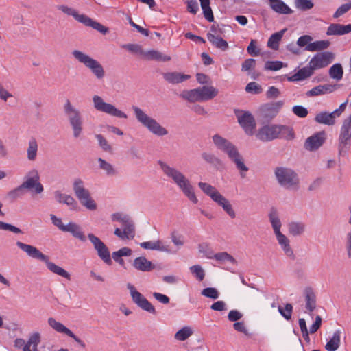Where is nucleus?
I'll return each mask as SVG.
<instances>
[{
	"label": "nucleus",
	"instance_id": "1",
	"mask_svg": "<svg viewBox=\"0 0 351 351\" xmlns=\"http://www.w3.org/2000/svg\"><path fill=\"white\" fill-rule=\"evenodd\" d=\"M157 163L162 173L171 180L191 202L197 204L198 199L194 188L184 173L163 160H159Z\"/></svg>",
	"mask_w": 351,
	"mask_h": 351
},
{
	"label": "nucleus",
	"instance_id": "2",
	"mask_svg": "<svg viewBox=\"0 0 351 351\" xmlns=\"http://www.w3.org/2000/svg\"><path fill=\"white\" fill-rule=\"evenodd\" d=\"M215 146L220 151L226 154L232 162H233L237 169L240 171L241 178L245 177V173L249 170L245 165L242 156L239 152L237 147L228 139L216 134L212 137Z\"/></svg>",
	"mask_w": 351,
	"mask_h": 351
},
{
	"label": "nucleus",
	"instance_id": "3",
	"mask_svg": "<svg viewBox=\"0 0 351 351\" xmlns=\"http://www.w3.org/2000/svg\"><path fill=\"white\" fill-rule=\"evenodd\" d=\"M16 246L24 252L29 257L38 260L45 263L47 269L53 274L65 278L67 280L71 279L70 274L62 267L56 265L49 261L48 256L44 254L37 247L34 245L24 243L21 241L16 243Z\"/></svg>",
	"mask_w": 351,
	"mask_h": 351
},
{
	"label": "nucleus",
	"instance_id": "4",
	"mask_svg": "<svg viewBox=\"0 0 351 351\" xmlns=\"http://www.w3.org/2000/svg\"><path fill=\"white\" fill-rule=\"evenodd\" d=\"M256 137L262 141H270L276 138L293 139V130L286 125H265L261 128L256 133Z\"/></svg>",
	"mask_w": 351,
	"mask_h": 351
},
{
	"label": "nucleus",
	"instance_id": "5",
	"mask_svg": "<svg viewBox=\"0 0 351 351\" xmlns=\"http://www.w3.org/2000/svg\"><path fill=\"white\" fill-rule=\"evenodd\" d=\"M136 119L152 134L164 136L168 134V130L161 125L155 119L148 115L143 110L136 106H132Z\"/></svg>",
	"mask_w": 351,
	"mask_h": 351
},
{
	"label": "nucleus",
	"instance_id": "6",
	"mask_svg": "<svg viewBox=\"0 0 351 351\" xmlns=\"http://www.w3.org/2000/svg\"><path fill=\"white\" fill-rule=\"evenodd\" d=\"M64 113L73 131V136L78 138L83 132V117L79 109L66 99L63 106Z\"/></svg>",
	"mask_w": 351,
	"mask_h": 351
},
{
	"label": "nucleus",
	"instance_id": "7",
	"mask_svg": "<svg viewBox=\"0 0 351 351\" xmlns=\"http://www.w3.org/2000/svg\"><path fill=\"white\" fill-rule=\"evenodd\" d=\"M219 90L213 86H203L189 90H184L180 97L191 103L206 101L213 99Z\"/></svg>",
	"mask_w": 351,
	"mask_h": 351
},
{
	"label": "nucleus",
	"instance_id": "8",
	"mask_svg": "<svg viewBox=\"0 0 351 351\" xmlns=\"http://www.w3.org/2000/svg\"><path fill=\"white\" fill-rule=\"evenodd\" d=\"M199 189L210 199L221 206L223 210L232 218L236 217V213L232 208V204L223 195H222L214 186L210 184L199 182Z\"/></svg>",
	"mask_w": 351,
	"mask_h": 351
},
{
	"label": "nucleus",
	"instance_id": "9",
	"mask_svg": "<svg viewBox=\"0 0 351 351\" xmlns=\"http://www.w3.org/2000/svg\"><path fill=\"white\" fill-rule=\"evenodd\" d=\"M71 54L78 62L89 69L97 80L104 78L105 71L103 66L99 61L80 50H73Z\"/></svg>",
	"mask_w": 351,
	"mask_h": 351
},
{
	"label": "nucleus",
	"instance_id": "10",
	"mask_svg": "<svg viewBox=\"0 0 351 351\" xmlns=\"http://www.w3.org/2000/svg\"><path fill=\"white\" fill-rule=\"evenodd\" d=\"M274 175L279 185L287 189L296 188L299 184L298 174L291 168L277 167Z\"/></svg>",
	"mask_w": 351,
	"mask_h": 351
},
{
	"label": "nucleus",
	"instance_id": "11",
	"mask_svg": "<svg viewBox=\"0 0 351 351\" xmlns=\"http://www.w3.org/2000/svg\"><path fill=\"white\" fill-rule=\"evenodd\" d=\"M73 190L75 195L80 204L89 210H95L97 204L92 199L89 191L85 188L84 181L80 178H76L73 183Z\"/></svg>",
	"mask_w": 351,
	"mask_h": 351
},
{
	"label": "nucleus",
	"instance_id": "12",
	"mask_svg": "<svg viewBox=\"0 0 351 351\" xmlns=\"http://www.w3.org/2000/svg\"><path fill=\"white\" fill-rule=\"evenodd\" d=\"M337 141L339 154H346L351 146V114L343 119Z\"/></svg>",
	"mask_w": 351,
	"mask_h": 351
},
{
	"label": "nucleus",
	"instance_id": "13",
	"mask_svg": "<svg viewBox=\"0 0 351 351\" xmlns=\"http://www.w3.org/2000/svg\"><path fill=\"white\" fill-rule=\"evenodd\" d=\"M93 104L94 108L101 112L117 118L127 119V114L121 110L116 108L115 106L104 101V99L99 95L93 97Z\"/></svg>",
	"mask_w": 351,
	"mask_h": 351
},
{
	"label": "nucleus",
	"instance_id": "14",
	"mask_svg": "<svg viewBox=\"0 0 351 351\" xmlns=\"http://www.w3.org/2000/svg\"><path fill=\"white\" fill-rule=\"evenodd\" d=\"M127 288L130 291L132 302L136 306L151 314L155 315L156 313L155 307L143 294L136 290L133 285L128 283Z\"/></svg>",
	"mask_w": 351,
	"mask_h": 351
},
{
	"label": "nucleus",
	"instance_id": "15",
	"mask_svg": "<svg viewBox=\"0 0 351 351\" xmlns=\"http://www.w3.org/2000/svg\"><path fill=\"white\" fill-rule=\"evenodd\" d=\"M22 185L27 190L34 189L36 194H40L44 190L43 186L40 182L38 171L34 168L26 173Z\"/></svg>",
	"mask_w": 351,
	"mask_h": 351
},
{
	"label": "nucleus",
	"instance_id": "16",
	"mask_svg": "<svg viewBox=\"0 0 351 351\" xmlns=\"http://www.w3.org/2000/svg\"><path fill=\"white\" fill-rule=\"evenodd\" d=\"M88 239L93 244L94 249L97 252L98 256L108 265H111L112 261L110 257V253L105 243L97 236L93 233L87 235Z\"/></svg>",
	"mask_w": 351,
	"mask_h": 351
},
{
	"label": "nucleus",
	"instance_id": "17",
	"mask_svg": "<svg viewBox=\"0 0 351 351\" xmlns=\"http://www.w3.org/2000/svg\"><path fill=\"white\" fill-rule=\"evenodd\" d=\"M335 55L330 51H324L315 54L309 62L314 71L329 65L334 60Z\"/></svg>",
	"mask_w": 351,
	"mask_h": 351
},
{
	"label": "nucleus",
	"instance_id": "18",
	"mask_svg": "<svg viewBox=\"0 0 351 351\" xmlns=\"http://www.w3.org/2000/svg\"><path fill=\"white\" fill-rule=\"evenodd\" d=\"M47 323L49 325V326L57 332L64 334L68 337H71L82 348H85L86 345L84 342L82 341L79 337H77L70 329L66 327L63 324L56 321L53 317H49L47 320Z\"/></svg>",
	"mask_w": 351,
	"mask_h": 351
},
{
	"label": "nucleus",
	"instance_id": "19",
	"mask_svg": "<svg viewBox=\"0 0 351 351\" xmlns=\"http://www.w3.org/2000/svg\"><path fill=\"white\" fill-rule=\"evenodd\" d=\"M121 224L123 230L116 228L114 234L122 240L133 239L135 235L134 224L133 221L128 217Z\"/></svg>",
	"mask_w": 351,
	"mask_h": 351
},
{
	"label": "nucleus",
	"instance_id": "20",
	"mask_svg": "<svg viewBox=\"0 0 351 351\" xmlns=\"http://www.w3.org/2000/svg\"><path fill=\"white\" fill-rule=\"evenodd\" d=\"M238 121L247 135L252 136L254 133L256 122L252 114L249 112H245L241 114H237Z\"/></svg>",
	"mask_w": 351,
	"mask_h": 351
},
{
	"label": "nucleus",
	"instance_id": "21",
	"mask_svg": "<svg viewBox=\"0 0 351 351\" xmlns=\"http://www.w3.org/2000/svg\"><path fill=\"white\" fill-rule=\"evenodd\" d=\"M303 294L305 302V313H308L311 317H313V311L316 308L317 306L315 293L313 288L307 287L304 289Z\"/></svg>",
	"mask_w": 351,
	"mask_h": 351
},
{
	"label": "nucleus",
	"instance_id": "22",
	"mask_svg": "<svg viewBox=\"0 0 351 351\" xmlns=\"http://www.w3.org/2000/svg\"><path fill=\"white\" fill-rule=\"evenodd\" d=\"M326 139V133L319 132L307 138L304 143V147L309 151H314L320 147Z\"/></svg>",
	"mask_w": 351,
	"mask_h": 351
},
{
	"label": "nucleus",
	"instance_id": "23",
	"mask_svg": "<svg viewBox=\"0 0 351 351\" xmlns=\"http://www.w3.org/2000/svg\"><path fill=\"white\" fill-rule=\"evenodd\" d=\"M54 198L59 204H66L69 207L71 210H77L78 204L77 201L70 195L62 193L60 191L57 190L53 193Z\"/></svg>",
	"mask_w": 351,
	"mask_h": 351
},
{
	"label": "nucleus",
	"instance_id": "24",
	"mask_svg": "<svg viewBox=\"0 0 351 351\" xmlns=\"http://www.w3.org/2000/svg\"><path fill=\"white\" fill-rule=\"evenodd\" d=\"M283 105L284 102L282 101L265 104L261 108V114L266 119H272L278 114Z\"/></svg>",
	"mask_w": 351,
	"mask_h": 351
},
{
	"label": "nucleus",
	"instance_id": "25",
	"mask_svg": "<svg viewBox=\"0 0 351 351\" xmlns=\"http://www.w3.org/2000/svg\"><path fill=\"white\" fill-rule=\"evenodd\" d=\"M275 236L276 237L278 243L280 246V248L283 251L284 254L291 260H294L295 258V256L293 249L291 247L290 240L289 238L282 233H279Z\"/></svg>",
	"mask_w": 351,
	"mask_h": 351
},
{
	"label": "nucleus",
	"instance_id": "26",
	"mask_svg": "<svg viewBox=\"0 0 351 351\" xmlns=\"http://www.w3.org/2000/svg\"><path fill=\"white\" fill-rule=\"evenodd\" d=\"M269 223L273 229L275 235L282 233L280 231L282 222L280 219L278 210L275 208H271L268 213Z\"/></svg>",
	"mask_w": 351,
	"mask_h": 351
},
{
	"label": "nucleus",
	"instance_id": "27",
	"mask_svg": "<svg viewBox=\"0 0 351 351\" xmlns=\"http://www.w3.org/2000/svg\"><path fill=\"white\" fill-rule=\"evenodd\" d=\"M269 223L273 229L275 235L282 233L280 231L282 222L280 219L278 210L275 208H271L268 213Z\"/></svg>",
	"mask_w": 351,
	"mask_h": 351
},
{
	"label": "nucleus",
	"instance_id": "28",
	"mask_svg": "<svg viewBox=\"0 0 351 351\" xmlns=\"http://www.w3.org/2000/svg\"><path fill=\"white\" fill-rule=\"evenodd\" d=\"M140 246L145 250H158L167 253L171 252L169 246L164 245L163 242L160 240L142 242L140 243Z\"/></svg>",
	"mask_w": 351,
	"mask_h": 351
},
{
	"label": "nucleus",
	"instance_id": "29",
	"mask_svg": "<svg viewBox=\"0 0 351 351\" xmlns=\"http://www.w3.org/2000/svg\"><path fill=\"white\" fill-rule=\"evenodd\" d=\"M142 58L145 60H156L160 62H167L171 60L169 56L163 54L157 50L143 51Z\"/></svg>",
	"mask_w": 351,
	"mask_h": 351
},
{
	"label": "nucleus",
	"instance_id": "30",
	"mask_svg": "<svg viewBox=\"0 0 351 351\" xmlns=\"http://www.w3.org/2000/svg\"><path fill=\"white\" fill-rule=\"evenodd\" d=\"M351 32V24L341 25L339 23H333L328 26L326 34L331 35H344Z\"/></svg>",
	"mask_w": 351,
	"mask_h": 351
},
{
	"label": "nucleus",
	"instance_id": "31",
	"mask_svg": "<svg viewBox=\"0 0 351 351\" xmlns=\"http://www.w3.org/2000/svg\"><path fill=\"white\" fill-rule=\"evenodd\" d=\"M64 232L71 233L73 237L77 239L80 241L84 242L86 240V237L82 228L75 222L70 221L68 223Z\"/></svg>",
	"mask_w": 351,
	"mask_h": 351
},
{
	"label": "nucleus",
	"instance_id": "32",
	"mask_svg": "<svg viewBox=\"0 0 351 351\" xmlns=\"http://www.w3.org/2000/svg\"><path fill=\"white\" fill-rule=\"evenodd\" d=\"M314 73V70L313 68L308 64L307 66H304L298 70L297 73H295L292 76L288 77L287 80L289 82H298L306 80V78L311 77Z\"/></svg>",
	"mask_w": 351,
	"mask_h": 351
},
{
	"label": "nucleus",
	"instance_id": "33",
	"mask_svg": "<svg viewBox=\"0 0 351 351\" xmlns=\"http://www.w3.org/2000/svg\"><path fill=\"white\" fill-rule=\"evenodd\" d=\"M163 78L170 84H179L191 78V75L179 72H167L163 73Z\"/></svg>",
	"mask_w": 351,
	"mask_h": 351
},
{
	"label": "nucleus",
	"instance_id": "34",
	"mask_svg": "<svg viewBox=\"0 0 351 351\" xmlns=\"http://www.w3.org/2000/svg\"><path fill=\"white\" fill-rule=\"evenodd\" d=\"M133 267L141 271H150L154 269V265L145 256H139L134 260Z\"/></svg>",
	"mask_w": 351,
	"mask_h": 351
},
{
	"label": "nucleus",
	"instance_id": "35",
	"mask_svg": "<svg viewBox=\"0 0 351 351\" xmlns=\"http://www.w3.org/2000/svg\"><path fill=\"white\" fill-rule=\"evenodd\" d=\"M341 331L338 329L336 330L332 337H330L325 345V349L327 351H336L340 346L341 343Z\"/></svg>",
	"mask_w": 351,
	"mask_h": 351
},
{
	"label": "nucleus",
	"instance_id": "36",
	"mask_svg": "<svg viewBox=\"0 0 351 351\" xmlns=\"http://www.w3.org/2000/svg\"><path fill=\"white\" fill-rule=\"evenodd\" d=\"M288 232L293 237L302 235L306 230V225L302 221H290L287 224Z\"/></svg>",
	"mask_w": 351,
	"mask_h": 351
},
{
	"label": "nucleus",
	"instance_id": "37",
	"mask_svg": "<svg viewBox=\"0 0 351 351\" xmlns=\"http://www.w3.org/2000/svg\"><path fill=\"white\" fill-rule=\"evenodd\" d=\"M271 8L277 13L289 14L293 12V10L281 0H268Z\"/></svg>",
	"mask_w": 351,
	"mask_h": 351
},
{
	"label": "nucleus",
	"instance_id": "38",
	"mask_svg": "<svg viewBox=\"0 0 351 351\" xmlns=\"http://www.w3.org/2000/svg\"><path fill=\"white\" fill-rule=\"evenodd\" d=\"M335 119L332 112L324 111L316 114L315 121L320 124L333 125L335 123Z\"/></svg>",
	"mask_w": 351,
	"mask_h": 351
},
{
	"label": "nucleus",
	"instance_id": "39",
	"mask_svg": "<svg viewBox=\"0 0 351 351\" xmlns=\"http://www.w3.org/2000/svg\"><path fill=\"white\" fill-rule=\"evenodd\" d=\"M206 37L208 40L214 47L219 49L222 51H225L228 49L229 46L228 42L223 39L221 35L215 36L211 34H207Z\"/></svg>",
	"mask_w": 351,
	"mask_h": 351
},
{
	"label": "nucleus",
	"instance_id": "40",
	"mask_svg": "<svg viewBox=\"0 0 351 351\" xmlns=\"http://www.w3.org/2000/svg\"><path fill=\"white\" fill-rule=\"evenodd\" d=\"M38 151V144L37 140L32 137L31 138L27 144V158L29 161H35L37 158Z\"/></svg>",
	"mask_w": 351,
	"mask_h": 351
},
{
	"label": "nucleus",
	"instance_id": "41",
	"mask_svg": "<svg viewBox=\"0 0 351 351\" xmlns=\"http://www.w3.org/2000/svg\"><path fill=\"white\" fill-rule=\"evenodd\" d=\"M286 31L287 29L285 28L271 35L267 41L268 47L273 50H278L279 43Z\"/></svg>",
	"mask_w": 351,
	"mask_h": 351
},
{
	"label": "nucleus",
	"instance_id": "42",
	"mask_svg": "<svg viewBox=\"0 0 351 351\" xmlns=\"http://www.w3.org/2000/svg\"><path fill=\"white\" fill-rule=\"evenodd\" d=\"M84 25L88 27H91L94 29H96L99 32L102 34H106L108 32V29L101 25V23L92 20L90 17L86 15L84 19L82 21V23Z\"/></svg>",
	"mask_w": 351,
	"mask_h": 351
},
{
	"label": "nucleus",
	"instance_id": "43",
	"mask_svg": "<svg viewBox=\"0 0 351 351\" xmlns=\"http://www.w3.org/2000/svg\"><path fill=\"white\" fill-rule=\"evenodd\" d=\"M58 10H61L62 12L66 14L67 15L72 16L73 18L80 23H82V21L84 19L86 15L85 14H80L75 9L68 7L67 5H61L58 6Z\"/></svg>",
	"mask_w": 351,
	"mask_h": 351
},
{
	"label": "nucleus",
	"instance_id": "44",
	"mask_svg": "<svg viewBox=\"0 0 351 351\" xmlns=\"http://www.w3.org/2000/svg\"><path fill=\"white\" fill-rule=\"evenodd\" d=\"M329 76L336 81H340L343 75V70L340 63L333 64L328 71Z\"/></svg>",
	"mask_w": 351,
	"mask_h": 351
},
{
	"label": "nucleus",
	"instance_id": "45",
	"mask_svg": "<svg viewBox=\"0 0 351 351\" xmlns=\"http://www.w3.org/2000/svg\"><path fill=\"white\" fill-rule=\"evenodd\" d=\"M330 45L328 40H317L312 42L311 45H308L304 49L308 51H317L327 49Z\"/></svg>",
	"mask_w": 351,
	"mask_h": 351
},
{
	"label": "nucleus",
	"instance_id": "46",
	"mask_svg": "<svg viewBox=\"0 0 351 351\" xmlns=\"http://www.w3.org/2000/svg\"><path fill=\"white\" fill-rule=\"evenodd\" d=\"M213 259L216 260L219 264L230 263L232 265H236L237 263L235 258L226 252L215 254Z\"/></svg>",
	"mask_w": 351,
	"mask_h": 351
},
{
	"label": "nucleus",
	"instance_id": "47",
	"mask_svg": "<svg viewBox=\"0 0 351 351\" xmlns=\"http://www.w3.org/2000/svg\"><path fill=\"white\" fill-rule=\"evenodd\" d=\"M193 333V331L190 326H184L180 329L174 335V338L180 341H184L190 337Z\"/></svg>",
	"mask_w": 351,
	"mask_h": 351
},
{
	"label": "nucleus",
	"instance_id": "48",
	"mask_svg": "<svg viewBox=\"0 0 351 351\" xmlns=\"http://www.w3.org/2000/svg\"><path fill=\"white\" fill-rule=\"evenodd\" d=\"M202 158L208 163L210 164L215 168H219L221 165V160L215 154L208 152H203Z\"/></svg>",
	"mask_w": 351,
	"mask_h": 351
},
{
	"label": "nucleus",
	"instance_id": "49",
	"mask_svg": "<svg viewBox=\"0 0 351 351\" xmlns=\"http://www.w3.org/2000/svg\"><path fill=\"white\" fill-rule=\"evenodd\" d=\"M98 162L99 168L104 171L108 176H114L117 174V171L110 163L101 158L98 159Z\"/></svg>",
	"mask_w": 351,
	"mask_h": 351
},
{
	"label": "nucleus",
	"instance_id": "50",
	"mask_svg": "<svg viewBox=\"0 0 351 351\" xmlns=\"http://www.w3.org/2000/svg\"><path fill=\"white\" fill-rule=\"evenodd\" d=\"M189 269L198 281L201 282L204 280L205 277V271L201 265H193L190 267Z\"/></svg>",
	"mask_w": 351,
	"mask_h": 351
},
{
	"label": "nucleus",
	"instance_id": "51",
	"mask_svg": "<svg viewBox=\"0 0 351 351\" xmlns=\"http://www.w3.org/2000/svg\"><path fill=\"white\" fill-rule=\"evenodd\" d=\"M295 6L300 10L306 11L313 8L314 3L311 0H295Z\"/></svg>",
	"mask_w": 351,
	"mask_h": 351
},
{
	"label": "nucleus",
	"instance_id": "52",
	"mask_svg": "<svg viewBox=\"0 0 351 351\" xmlns=\"http://www.w3.org/2000/svg\"><path fill=\"white\" fill-rule=\"evenodd\" d=\"M40 342V334L34 332L30 335L27 343L32 347L33 351H38V346Z\"/></svg>",
	"mask_w": 351,
	"mask_h": 351
},
{
	"label": "nucleus",
	"instance_id": "53",
	"mask_svg": "<svg viewBox=\"0 0 351 351\" xmlns=\"http://www.w3.org/2000/svg\"><path fill=\"white\" fill-rule=\"evenodd\" d=\"M95 138L98 141L99 147L106 152H111L112 150V146L108 141L100 134H96Z\"/></svg>",
	"mask_w": 351,
	"mask_h": 351
},
{
	"label": "nucleus",
	"instance_id": "54",
	"mask_svg": "<svg viewBox=\"0 0 351 351\" xmlns=\"http://www.w3.org/2000/svg\"><path fill=\"white\" fill-rule=\"evenodd\" d=\"M201 294L206 298H210L213 300H216V299L219 298V291H217V289L216 288H214V287H207V288L204 289L202 291Z\"/></svg>",
	"mask_w": 351,
	"mask_h": 351
},
{
	"label": "nucleus",
	"instance_id": "55",
	"mask_svg": "<svg viewBox=\"0 0 351 351\" xmlns=\"http://www.w3.org/2000/svg\"><path fill=\"white\" fill-rule=\"evenodd\" d=\"M199 252L203 255L208 258V259H213L215 253L213 251V250L209 247V245L206 243H203L199 245Z\"/></svg>",
	"mask_w": 351,
	"mask_h": 351
},
{
	"label": "nucleus",
	"instance_id": "56",
	"mask_svg": "<svg viewBox=\"0 0 351 351\" xmlns=\"http://www.w3.org/2000/svg\"><path fill=\"white\" fill-rule=\"evenodd\" d=\"M278 311L280 315L287 320H289L291 318L293 306L291 304H286L285 307L278 306Z\"/></svg>",
	"mask_w": 351,
	"mask_h": 351
},
{
	"label": "nucleus",
	"instance_id": "57",
	"mask_svg": "<svg viewBox=\"0 0 351 351\" xmlns=\"http://www.w3.org/2000/svg\"><path fill=\"white\" fill-rule=\"evenodd\" d=\"M284 64L281 61H267L265 64L264 69L266 71H278L282 69Z\"/></svg>",
	"mask_w": 351,
	"mask_h": 351
},
{
	"label": "nucleus",
	"instance_id": "58",
	"mask_svg": "<svg viewBox=\"0 0 351 351\" xmlns=\"http://www.w3.org/2000/svg\"><path fill=\"white\" fill-rule=\"evenodd\" d=\"M245 91L252 94L258 95L263 92V88L258 83L252 82L246 85Z\"/></svg>",
	"mask_w": 351,
	"mask_h": 351
},
{
	"label": "nucleus",
	"instance_id": "59",
	"mask_svg": "<svg viewBox=\"0 0 351 351\" xmlns=\"http://www.w3.org/2000/svg\"><path fill=\"white\" fill-rule=\"evenodd\" d=\"M123 48L128 50L129 51L138 54L142 58L143 53V49L140 45L138 44H125L122 46Z\"/></svg>",
	"mask_w": 351,
	"mask_h": 351
},
{
	"label": "nucleus",
	"instance_id": "60",
	"mask_svg": "<svg viewBox=\"0 0 351 351\" xmlns=\"http://www.w3.org/2000/svg\"><path fill=\"white\" fill-rule=\"evenodd\" d=\"M25 189H26L25 187H23V185L21 184V185H19L14 189L10 191L8 193V196L10 198H11L12 199H16L19 197H22L24 195V193H25L24 191Z\"/></svg>",
	"mask_w": 351,
	"mask_h": 351
},
{
	"label": "nucleus",
	"instance_id": "61",
	"mask_svg": "<svg viewBox=\"0 0 351 351\" xmlns=\"http://www.w3.org/2000/svg\"><path fill=\"white\" fill-rule=\"evenodd\" d=\"M50 219L51 220V223L53 226L57 227L62 232H65L66 228V225L62 223V219L60 217H58L53 214L50 215Z\"/></svg>",
	"mask_w": 351,
	"mask_h": 351
},
{
	"label": "nucleus",
	"instance_id": "62",
	"mask_svg": "<svg viewBox=\"0 0 351 351\" xmlns=\"http://www.w3.org/2000/svg\"><path fill=\"white\" fill-rule=\"evenodd\" d=\"M0 230H8L10 232H12L15 234H22V230L19 228L18 227H16L12 224L5 223L0 221Z\"/></svg>",
	"mask_w": 351,
	"mask_h": 351
},
{
	"label": "nucleus",
	"instance_id": "63",
	"mask_svg": "<svg viewBox=\"0 0 351 351\" xmlns=\"http://www.w3.org/2000/svg\"><path fill=\"white\" fill-rule=\"evenodd\" d=\"M292 111L294 113V114H295L297 117L300 118L306 117L308 113V110L301 105L294 106L292 108Z\"/></svg>",
	"mask_w": 351,
	"mask_h": 351
},
{
	"label": "nucleus",
	"instance_id": "64",
	"mask_svg": "<svg viewBox=\"0 0 351 351\" xmlns=\"http://www.w3.org/2000/svg\"><path fill=\"white\" fill-rule=\"evenodd\" d=\"M350 9H351V1L350 3L343 4L337 8L336 12L333 14V17L338 18V17L342 16L343 14H344L346 12H347Z\"/></svg>",
	"mask_w": 351,
	"mask_h": 351
}]
</instances>
